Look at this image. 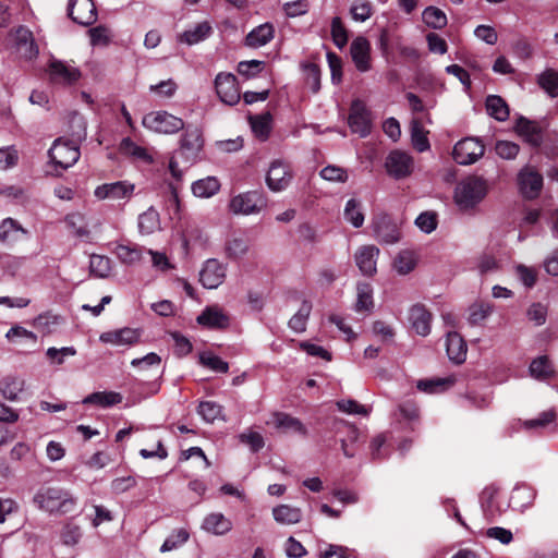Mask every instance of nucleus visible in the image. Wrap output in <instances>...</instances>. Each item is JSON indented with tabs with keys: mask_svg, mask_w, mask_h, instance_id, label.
<instances>
[{
	"mask_svg": "<svg viewBox=\"0 0 558 558\" xmlns=\"http://www.w3.org/2000/svg\"><path fill=\"white\" fill-rule=\"evenodd\" d=\"M73 121L77 124L78 131L73 132L72 138H57L50 147L48 155L56 168L66 170L74 166L80 156L78 145L86 137V122L77 113L73 114Z\"/></svg>",
	"mask_w": 558,
	"mask_h": 558,
	"instance_id": "1",
	"label": "nucleus"
},
{
	"mask_svg": "<svg viewBox=\"0 0 558 558\" xmlns=\"http://www.w3.org/2000/svg\"><path fill=\"white\" fill-rule=\"evenodd\" d=\"M35 506L49 514H66L76 506V498L66 489L58 486H43L33 497Z\"/></svg>",
	"mask_w": 558,
	"mask_h": 558,
	"instance_id": "2",
	"label": "nucleus"
},
{
	"mask_svg": "<svg viewBox=\"0 0 558 558\" xmlns=\"http://www.w3.org/2000/svg\"><path fill=\"white\" fill-rule=\"evenodd\" d=\"M486 194V182L478 177H469L457 184L453 198L461 210H469L480 204Z\"/></svg>",
	"mask_w": 558,
	"mask_h": 558,
	"instance_id": "3",
	"label": "nucleus"
},
{
	"mask_svg": "<svg viewBox=\"0 0 558 558\" xmlns=\"http://www.w3.org/2000/svg\"><path fill=\"white\" fill-rule=\"evenodd\" d=\"M144 128L160 134H173L184 129V122L167 111H153L144 116Z\"/></svg>",
	"mask_w": 558,
	"mask_h": 558,
	"instance_id": "4",
	"label": "nucleus"
},
{
	"mask_svg": "<svg viewBox=\"0 0 558 558\" xmlns=\"http://www.w3.org/2000/svg\"><path fill=\"white\" fill-rule=\"evenodd\" d=\"M266 205L263 195L257 191H248L233 196L229 202V210L233 215L258 214Z\"/></svg>",
	"mask_w": 558,
	"mask_h": 558,
	"instance_id": "5",
	"label": "nucleus"
},
{
	"mask_svg": "<svg viewBox=\"0 0 558 558\" xmlns=\"http://www.w3.org/2000/svg\"><path fill=\"white\" fill-rule=\"evenodd\" d=\"M11 35L14 39V52L20 59L25 61H33L39 54L38 45L34 38L33 33L25 26H19Z\"/></svg>",
	"mask_w": 558,
	"mask_h": 558,
	"instance_id": "6",
	"label": "nucleus"
},
{
	"mask_svg": "<svg viewBox=\"0 0 558 558\" xmlns=\"http://www.w3.org/2000/svg\"><path fill=\"white\" fill-rule=\"evenodd\" d=\"M348 124L351 131L359 134L360 137H366L371 133V111L362 100L356 99L352 101L348 117Z\"/></svg>",
	"mask_w": 558,
	"mask_h": 558,
	"instance_id": "7",
	"label": "nucleus"
},
{
	"mask_svg": "<svg viewBox=\"0 0 558 558\" xmlns=\"http://www.w3.org/2000/svg\"><path fill=\"white\" fill-rule=\"evenodd\" d=\"M293 172L290 165L283 160H274L266 174V184L272 192H282L291 183Z\"/></svg>",
	"mask_w": 558,
	"mask_h": 558,
	"instance_id": "8",
	"label": "nucleus"
},
{
	"mask_svg": "<svg viewBox=\"0 0 558 558\" xmlns=\"http://www.w3.org/2000/svg\"><path fill=\"white\" fill-rule=\"evenodd\" d=\"M484 145L477 138L466 137L459 141L452 151L453 159L459 165H471L484 155Z\"/></svg>",
	"mask_w": 558,
	"mask_h": 558,
	"instance_id": "9",
	"label": "nucleus"
},
{
	"mask_svg": "<svg viewBox=\"0 0 558 558\" xmlns=\"http://www.w3.org/2000/svg\"><path fill=\"white\" fill-rule=\"evenodd\" d=\"M135 185L129 181L104 183L94 190L98 201H129L134 194Z\"/></svg>",
	"mask_w": 558,
	"mask_h": 558,
	"instance_id": "10",
	"label": "nucleus"
},
{
	"mask_svg": "<svg viewBox=\"0 0 558 558\" xmlns=\"http://www.w3.org/2000/svg\"><path fill=\"white\" fill-rule=\"evenodd\" d=\"M385 167L390 177L400 180L412 173L414 169V161L408 153L392 150L386 158Z\"/></svg>",
	"mask_w": 558,
	"mask_h": 558,
	"instance_id": "11",
	"label": "nucleus"
},
{
	"mask_svg": "<svg viewBox=\"0 0 558 558\" xmlns=\"http://www.w3.org/2000/svg\"><path fill=\"white\" fill-rule=\"evenodd\" d=\"M215 88L220 100L233 106L240 100V90L236 77L231 73H219L215 78Z\"/></svg>",
	"mask_w": 558,
	"mask_h": 558,
	"instance_id": "12",
	"label": "nucleus"
},
{
	"mask_svg": "<svg viewBox=\"0 0 558 558\" xmlns=\"http://www.w3.org/2000/svg\"><path fill=\"white\" fill-rule=\"evenodd\" d=\"M69 16L77 24L89 26L97 20V10L93 0H70Z\"/></svg>",
	"mask_w": 558,
	"mask_h": 558,
	"instance_id": "13",
	"label": "nucleus"
},
{
	"mask_svg": "<svg viewBox=\"0 0 558 558\" xmlns=\"http://www.w3.org/2000/svg\"><path fill=\"white\" fill-rule=\"evenodd\" d=\"M518 185L525 198H536L543 187V177L533 168L525 167L518 174Z\"/></svg>",
	"mask_w": 558,
	"mask_h": 558,
	"instance_id": "14",
	"label": "nucleus"
},
{
	"mask_svg": "<svg viewBox=\"0 0 558 558\" xmlns=\"http://www.w3.org/2000/svg\"><path fill=\"white\" fill-rule=\"evenodd\" d=\"M50 80L57 84L72 85L81 77V71L61 60L53 59L48 66Z\"/></svg>",
	"mask_w": 558,
	"mask_h": 558,
	"instance_id": "15",
	"label": "nucleus"
},
{
	"mask_svg": "<svg viewBox=\"0 0 558 558\" xmlns=\"http://www.w3.org/2000/svg\"><path fill=\"white\" fill-rule=\"evenodd\" d=\"M225 278L226 267L214 258L206 260L199 272V281L206 289L218 288Z\"/></svg>",
	"mask_w": 558,
	"mask_h": 558,
	"instance_id": "16",
	"label": "nucleus"
},
{
	"mask_svg": "<svg viewBox=\"0 0 558 558\" xmlns=\"http://www.w3.org/2000/svg\"><path fill=\"white\" fill-rule=\"evenodd\" d=\"M330 432L335 436L340 435V434L347 435V437L340 438L341 450L347 458L354 457L355 452L350 448L349 442L353 444L359 439L360 433H359V429L356 428V426L344 421V420L336 418L332 422Z\"/></svg>",
	"mask_w": 558,
	"mask_h": 558,
	"instance_id": "17",
	"label": "nucleus"
},
{
	"mask_svg": "<svg viewBox=\"0 0 558 558\" xmlns=\"http://www.w3.org/2000/svg\"><path fill=\"white\" fill-rule=\"evenodd\" d=\"M379 250L375 245H363L354 254L355 264L364 276H373L377 271Z\"/></svg>",
	"mask_w": 558,
	"mask_h": 558,
	"instance_id": "18",
	"label": "nucleus"
},
{
	"mask_svg": "<svg viewBox=\"0 0 558 558\" xmlns=\"http://www.w3.org/2000/svg\"><path fill=\"white\" fill-rule=\"evenodd\" d=\"M352 60L360 72L371 69V45L365 37H356L350 47Z\"/></svg>",
	"mask_w": 558,
	"mask_h": 558,
	"instance_id": "19",
	"label": "nucleus"
},
{
	"mask_svg": "<svg viewBox=\"0 0 558 558\" xmlns=\"http://www.w3.org/2000/svg\"><path fill=\"white\" fill-rule=\"evenodd\" d=\"M99 340L104 343L117 347L133 345L138 342L140 332L137 329L133 328H121L102 332L99 337Z\"/></svg>",
	"mask_w": 558,
	"mask_h": 558,
	"instance_id": "20",
	"label": "nucleus"
},
{
	"mask_svg": "<svg viewBox=\"0 0 558 558\" xmlns=\"http://www.w3.org/2000/svg\"><path fill=\"white\" fill-rule=\"evenodd\" d=\"M203 147V137L198 128L187 126L181 140V153L186 159H194Z\"/></svg>",
	"mask_w": 558,
	"mask_h": 558,
	"instance_id": "21",
	"label": "nucleus"
},
{
	"mask_svg": "<svg viewBox=\"0 0 558 558\" xmlns=\"http://www.w3.org/2000/svg\"><path fill=\"white\" fill-rule=\"evenodd\" d=\"M409 322L417 335L425 337L430 332L432 314L424 305L415 304L410 308Z\"/></svg>",
	"mask_w": 558,
	"mask_h": 558,
	"instance_id": "22",
	"label": "nucleus"
},
{
	"mask_svg": "<svg viewBox=\"0 0 558 558\" xmlns=\"http://www.w3.org/2000/svg\"><path fill=\"white\" fill-rule=\"evenodd\" d=\"M446 351L450 361L456 364H462L466 359L468 352V347L462 336L456 331H448Z\"/></svg>",
	"mask_w": 558,
	"mask_h": 558,
	"instance_id": "23",
	"label": "nucleus"
},
{
	"mask_svg": "<svg viewBox=\"0 0 558 558\" xmlns=\"http://www.w3.org/2000/svg\"><path fill=\"white\" fill-rule=\"evenodd\" d=\"M197 323L208 328H226L229 326V316L219 306H208L197 317Z\"/></svg>",
	"mask_w": 558,
	"mask_h": 558,
	"instance_id": "24",
	"label": "nucleus"
},
{
	"mask_svg": "<svg viewBox=\"0 0 558 558\" xmlns=\"http://www.w3.org/2000/svg\"><path fill=\"white\" fill-rule=\"evenodd\" d=\"M376 239L386 244H393L399 241L400 232L396 223L388 217H381L374 222Z\"/></svg>",
	"mask_w": 558,
	"mask_h": 558,
	"instance_id": "25",
	"label": "nucleus"
},
{
	"mask_svg": "<svg viewBox=\"0 0 558 558\" xmlns=\"http://www.w3.org/2000/svg\"><path fill=\"white\" fill-rule=\"evenodd\" d=\"M267 424L281 429L284 433H294L304 436L307 432L299 418L286 413H274Z\"/></svg>",
	"mask_w": 558,
	"mask_h": 558,
	"instance_id": "26",
	"label": "nucleus"
},
{
	"mask_svg": "<svg viewBox=\"0 0 558 558\" xmlns=\"http://www.w3.org/2000/svg\"><path fill=\"white\" fill-rule=\"evenodd\" d=\"M144 253L145 248L134 243L118 244L113 250V254L119 262L126 266L140 263L143 259Z\"/></svg>",
	"mask_w": 558,
	"mask_h": 558,
	"instance_id": "27",
	"label": "nucleus"
},
{
	"mask_svg": "<svg viewBox=\"0 0 558 558\" xmlns=\"http://www.w3.org/2000/svg\"><path fill=\"white\" fill-rule=\"evenodd\" d=\"M211 32V25L204 21L180 34L178 40L189 46L196 45L209 37Z\"/></svg>",
	"mask_w": 558,
	"mask_h": 558,
	"instance_id": "28",
	"label": "nucleus"
},
{
	"mask_svg": "<svg viewBox=\"0 0 558 558\" xmlns=\"http://www.w3.org/2000/svg\"><path fill=\"white\" fill-rule=\"evenodd\" d=\"M274 26L265 23L253 28L245 38V45L251 48H259L268 44L274 38Z\"/></svg>",
	"mask_w": 558,
	"mask_h": 558,
	"instance_id": "29",
	"label": "nucleus"
},
{
	"mask_svg": "<svg viewBox=\"0 0 558 558\" xmlns=\"http://www.w3.org/2000/svg\"><path fill=\"white\" fill-rule=\"evenodd\" d=\"M202 529L215 535L227 534L232 529V522L220 512L205 517Z\"/></svg>",
	"mask_w": 558,
	"mask_h": 558,
	"instance_id": "30",
	"label": "nucleus"
},
{
	"mask_svg": "<svg viewBox=\"0 0 558 558\" xmlns=\"http://www.w3.org/2000/svg\"><path fill=\"white\" fill-rule=\"evenodd\" d=\"M250 250V239L243 234L231 235L225 245L226 255L232 259H239L247 254Z\"/></svg>",
	"mask_w": 558,
	"mask_h": 558,
	"instance_id": "31",
	"label": "nucleus"
},
{
	"mask_svg": "<svg viewBox=\"0 0 558 558\" xmlns=\"http://www.w3.org/2000/svg\"><path fill=\"white\" fill-rule=\"evenodd\" d=\"M272 517L280 524L291 525L302 520V511L296 507L280 505L272 509Z\"/></svg>",
	"mask_w": 558,
	"mask_h": 558,
	"instance_id": "32",
	"label": "nucleus"
},
{
	"mask_svg": "<svg viewBox=\"0 0 558 558\" xmlns=\"http://www.w3.org/2000/svg\"><path fill=\"white\" fill-rule=\"evenodd\" d=\"M137 227L141 234H153L160 229L159 213L154 207H149L138 216Z\"/></svg>",
	"mask_w": 558,
	"mask_h": 558,
	"instance_id": "33",
	"label": "nucleus"
},
{
	"mask_svg": "<svg viewBox=\"0 0 558 558\" xmlns=\"http://www.w3.org/2000/svg\"><path fill=\"white\" fill-rule=\"evenodd\" d=\"M120 150L122 154L148 165L153 163L154 161V157L150 151L147 148L137 145L131 138L122 140L120 144Z\"/></svg>",
	"mask_w": 558,
	"mask_h": 558,
	"instance_id": "34",
	"label": "nucleus"
},
{
	"mask_svg": "<svg viewBox=\"0 0 558 558\" xmlns=\"http://www.w3.org/2000/svg\"><path fill=\"white\" fill-rule=\"evenodd\" d=\"M24 387V379L15 376H8L0 381V393L4 399L16 401L19 400L20 393L23 392Z\"/></svg>",
	"mask_w": 558,
	"mask_h": 558,
	"instance_id": "35",
	"label": "nucleus"
},
{
	"mask_svg": "<svg viewBox=\"0 0 558 558\" xmlns=\"http://www.w3.org/2000/svg\"><path fill=\"white\" fill-rule=\"evenodd\" d=\"M253 133L260 141H266L271 131L272 117L269 112H264L248 118Z\"/></svg>",
	"mask_w": 558,
	"mask_h": 558,
	"instance_id": "36",
	"label": "nucleus"
},
{
	"mask_svg": "<svg viewBox=\"0 0 558 558\" xmlns=\"http://www.w3.org/2000/svg\"><path fill=\"white\" fill-rule=\"evenodd\" d=\"M530 375L537 380H546L554 376L555 371L546 355L534 359L529 367Z\"/></svg>",
	"mask_w": 558,
	"mask_h": 558,
	"instance_id": "37",
	"label": "nucleus"
},
{
	"mask_svg": "<svg viewBox=\"0 0 558 558\" xmlns=\"http://www.w3.org/2000/svg\"><path fill=\"white\" fill-rule=\"evenodd\" d=\"M122 401V396L114 391L93 392L83 399L84 404H96L102 408L116 405Z\"/></svg>",
	"mask_w": 558,
	"mask_h": 558,
	"instance_id": "38",
	"label": "nucleus"
},
{
	"mask_svg": "<svg viewBox=\"0 0 558 558\" xmlns=\"http://www.w3.org/2000/svg\"><path fill=\"white\" fill-rule=\"evenodd\" d=\"M486 110L488 114L498 121H506L509 117V108L506 101L497 95L486 98Z\"/></svg>",
	"mask_w": 558,
	"mask_h": 558,
	"instance_id": "39",
	"label": "nucleus"
},
{
	"mask_svg": "<svg viewBox=\"0 0 558 558\" xmlns=\"http://www.w3.org/2000/svg\"><path fill=\"white\" fill-rule=\"evenodd\" d=\"M220 189L219 181L214 177H207L192 184V192L197 197H210Z\"/></svg>",
	"mask_w": 558,
	"mask_h": 558,
	"instance_id": "40",
	"label": "nucleus"
},
{
	"mask_svg": "<svg viewBox=\"0 0 558 558\" xmlns=\"http://www.w3.org/2000/svg\"><path fill=\"white\" fill-rule=\"evenodd\" d=\"M357 291V300L355 303V311L356 312H369L372 311L374 303H373V289L369 283L367 282H360L356 287Z\"/></svg>",
	"mask_w": 558,
	"mask_h": 558,
	"instance_id": "41",
	"label": "nucleus"
},
{
	"mask_svg": "<svg viewBox=\"0 0 558 558\" xmlns=\"http://www.w3.org/2000/svg\"><path fill=\"white\" fill-rule=\"evenodd\" d=\"M21 232L26 234L27 231L13 218H5L0 223V242H12L17 239L16 234Z\"/></svg>",
	"mask_w": 558,
	"mask_h": 558,
	"instance_id": "42",
	"label": "nucleus"
},
{
	"mask_svg": "<svg viewBox=\"0 0 558 558\" xmlns=\"http://www.w3.org/2000/svg\"><path fill=\"white\" fill-rule=\"evenodd\" d=\"M515 131L519 135L525 137V140L534 145L539 142L538 126L536 123L521 117L517 120Z\"/></svg>",
	"mask_w": 558,
	"mask_h": 558,
	"instance_id": "43",
	"label": "nucleus"
},
{
	"mask_svg": "<svg viewBox=\"0 0 558 558\" xmlns=\"http://www.w3.org/2000/svg\"><path fill=\"white\" fill-rule=\"evenodd\" d=\"M312 311V303L303 301L299 311L289 320V327L295 332H303Z\"/></svg>",
	"mask_w": 558,
	"mask_h": 558,
	"instance_id": "44",
	"label": "nucleus"
},
{
	"mask_svg": "<svg viewBox=\"0 0 558 558\" xmlns=\"http://www.w3.org/2000/svg\"><path fill=\"white\" fill-rule=\"evenodd\" d=\"M424 23L434 29H441L447 25V16L440 9L436 7H427L423 13Z\"/></svg>",
	"mask_w": 558,
	"mask_h": 558,
	"instance_id": "45",
	"label": "nucleus"
},
{
	"mask_svg": "<svg viewBox=\"0 0 558 558\" xmlns=\"http://www.w3.org/2000/svg\"><path fill=\"white\" fill-rule=\"evenodd\" d=\"M65 225L68 229L78 238H86L89 235V230L86 226L85 218L80 213H72L66 215Z\"/></svg>",
	"mask_w": 558,
	"mask_h": 558,
	"instance_id": "46",
	"label": "nucleus"
},
{
	"mask_svg": "<svg viewBox=\"0 0 558 558\" xmlns=\"http://www.w3.org/2000/svg\"><path fill=\"white\" fill-rule=\"evenodd\" d=\"M89 270L99 278H106L111 271V259L105 255L93 254L89 258Z\"/></svg>",
	"mask_w": 558,
	"mask_h": 558,
	"instance_id": "47",
	"label": "nucleus"
},
{
	"mask_svg": "<svg viewBox=\"0 0 558 558\" xmlns=\"http://www.w3.org/2000/svg\"><path fill=\"white\" fill-rule=\"evenodd\" d=\"M343 216L344 219L354 228H360L364 223V215L361 210V204L354 198L347 202Z\"/></svg>",
	"mask_w": 558,
	"mask_h": 558,
	"instance_id": "48",
	"label": "nucleus"
},
{
	"mask_svg": "<svg viewBox=\"0 0 558 558\" xmlns=\"http://www.w3.org/2000/svg\"><path fill=\"white\" fill-rule=\"evenodd\" d=\"M416 266V256L411 251H402L395 259L393 267L399 275H408Z\"/></svg>",
	"mask_w": 558,
	"mask_h": 558,
	"instance_id": "49",
	"label": "nucleus"
},
{
	"mask_svg": "<svg viewBox=\"0 0 558 558\" xmlns=\"http://www.w3.org/2000/svg\"><path fill=\"white\" fill-rule=\"evenodd\" d=\"M493 311L494 305L490 303H475L469 308V323L471 325H478L485 320L493 313Z\"/></svg>",
	"mask_w": 558,
	"mask_h": 558,
	"instance_id": "50",
	"label": "nucleus"
},
{
	"mask_svg": "<svg viewBox=\"0 0 558 558\" xmlns=\"http://www.w3.org/2000/svg\"><path fill=\"white\" fill-rule=\"evenodd\" d=\"M190 534L185 529L174 530L160 547L161 553H168L181 547L189 541Z\"/></svg>",
	"mask_w": 558,
	"mask_h": 558,
	"instance_id": "51",
	"label": "nucleus"
},
{
	"mask_svg": "<svg viewBox=\"0 0 558 558\" xmlns=\"http://www.w3.org/2000/svg\"><path fill=\"white\" fill-rule=\"evenodd\" d=\"M411 140L413 147L422 153L429 149V142L420 121L413 120L411 125Z\"/></svg>",
	"mask_w": 558,
	"mask_h": 558,
	"instance_id": "52",
	"label": "nucleus"
},
{
	"mask_svg": "<svg viewBox=\"0 0 558 558\" xmlns=\"http://www.w3.org/2000/svg\"><path fill=\"white\" fill-rule=\"evenodd\" d=\"M199 363L216 373H227L229 371V364L211 352H202Z\"/></svg>",
	"mask_w": 558,
	"mask_h": 558,
	"instance_id": "53",
	"label": "nucleus"
},
{
	"mask_svg": "<svg viewBox=\"0 0 558 558\" xmlns=\"http://www.w3.org/2000/svg\"><path fill=\"white\" fill-rule=\"evenodd\" d=\"M331 37L333 44L340 49L348 44V32L339 16L333 17L331 21Z\"/></svg>",
	"mask_w": 558,
	"mask_h": 558,
	"instance_id": "54",
	"label": "nucleus"
},
{
	"mask_svg": "<svg viewBox=\"0 0 558 558\" xmlns=\"http://www.w3.org/2000/svg\"><path fill=\"white\" fill-rule=\"evenodd\" d=\"M539 86L548 93L551 97L558 95V73L553 70H547L538 77Z\"/></svg>",
	"mask_w": 558,
	"mask_h": 558,
	"instance_id": "55",
	"label": "nucleus"
},
{
	"mask_svg": "<svg viewBox=\"0 0 558 558\" xmlns=\"http://www.w3.org/2000/svg\"><path fill=\"white\" fill-rule=\"evenodd\" d=\"M350 11L353 20L359 22H365L373 13L372 4L367 0H354Z\"/></svg>",
	"mask_w": 558,
	"mask_h": 558,
	"instance_id": "56",
	"label": "nucleus"
},
{
	"mask_svg": "<svg viewBox=\"0 0 558 558\" xmlns=\"http://www.w3.org/2000/svg\"><path fill=\"white\" fill-rule=\"evenodd\" d=\"M336 405L339 411L347 414H357L363 416H367L369 414V410L365 405L352 399L339 400L336 402Z\"/></svg>",
	"mask_w": 558,
	"mask_h": 558,
	"instance_id": "57",
	"label": "nucleus"
},
{
	"mask_svg": "<svg viewBox=\"0 0 558 558\" xmlns=\"http://www.w3.org/2000/svg\"><path fill=\"white\" fill-rule=\"evenodd\" d=\"M197 412L206 422H214L220 417L222 407L214 401H204L199 403Z\"/></svg>",
	"mask_w": 558,
	"mask_h": 558,
	"instance_id": "58",
	"label": "nucleus"
},
{
	"mask_svg": "<svg viewBox=\"0 0 558 558\" xmlns=\"http://www.w3.org/2000/svg\"><path fill=\"white\" fill-rule=\"evenodd\" d=\"M320 177L330 182L344 183L348 181V172L345 169L329 165L320 170Z\"/></svg>",
	"mask_w": 558,
	"mask_h": 558,
	"instance_id": "59",
	"label": "nucleus"
},
{
	"mask_svg": "<svg viewBox=\"0 0 558 558\" xmlns=\"http://www.w3.org/2000/svg\"><path fill=\"white\" fill-rule=\"evenodd\" d=\"M5 337L10 341H26L33 344L37 341V336L33 331L27 330L21 326L11 327L8 330Z\"/></svg>",
	"mask_w": 558,
	"mask_h": 558,
	"instance_id": "60",
	"label": "nucleus"
},
{
	"mask_svg": "<svg viewBox=\"0 0 558 558\" xmlns=\"http://www.w3.org/2000/svg\"><path fill=\"white\" fill-rule=\"evenodd\" d=\"M526 316L535 326H542L546 323L547 306L542 303H533L526 311Z\"/></svg>",
	"mask_w": 558,
	"mask_h": 558,
	"instance_id": "61",
	"label": "nucleus"
},
{
	"mask_svg": "<svg viewBox=\"0 0 558 558\" xmlns=\"http://www.w3.org/2000/svg\"><path fill=\"white\" fill-rule=\"evenodd\" d=\"M454 383L453 377H447V378H437V379H430V380H420L417 383V388L425 392H435L438 390V388H447L452 386Z\"/></svg>",
	"mask_w": 558,
	"mask_h": 558,
	"instance_id": "62",
	"label": "nucleus"
},
{
	"mask_svg": "<svg viewBox=\"0 0 558 558\" xmlns=\"http://www.w3.org/2000/svg\"><path fill=\"white\" fill-rule=\"evenodd\" d=\"M89 36L93 46H106L110 41L111 32L108 27L99 25L89 29Z\"/></svg>",
	"mask_w": 558,
	"mask_h": 558,
	"instance_id": "63",
	"label": "nucleus"
},
{
	"mask_svg": "<svg viewBox=\"0 0 558 558\" xmlns=\"http://www.w3.org/2000/svg\"><path fill=\"white\" fill-rule=\"evenodd\" d=\"M515 274L522 284L526 288H532L536 283L537 280V271L525 265H518L515 267Z\"/></svg>",
	"mask_w": 558,
	"mask_h": 558,
	"instance_id": "64",
	"label": "nucleus"
}]
</instances>
